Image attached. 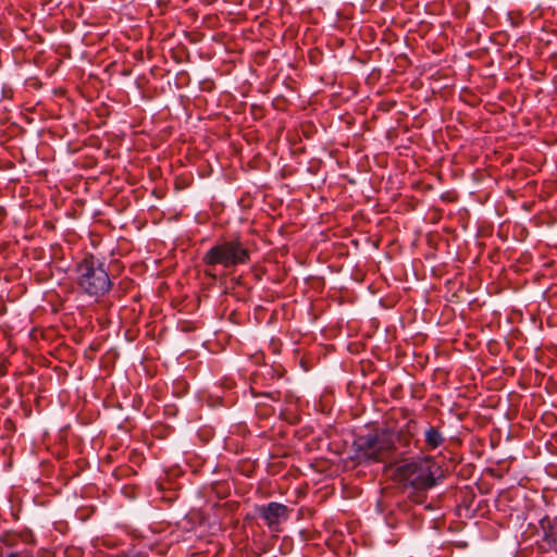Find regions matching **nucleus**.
Listing matches in <instances>:
<instances>
[{
    "label": "nucleus",
    "mask_w": 557,
    "mask_h": 557,
    "mask_svg": "<svg viewBox=\"0 0 557 557\" xmlns=\"http://www.w3.org/2000/svg\"><path fill=\"white\" fill-rule=\"evenodd\" d=\"M355 444L358 447V450L363 451L364 456L370 459L375 460V450L377 446V437L376 433L372 435L360 436Z\"/></svg>",
    "instance_id": "0eeeda50"
},
{
    "label": "nucleus",
    "mask_w": 557,
    "mask_h": 557,
    "mask_svg": "<svg viewBox=\"0 0 557 557\" xmlns=\"http://www.w3.org/2000/svg\"><path fill=\"white\" fill-rule=\"evenodd\" d=\"M249 260L250 251L239 238L218 243L202 256V262L206 265L214 267L221 264L225 269L246 264Z\"/></svg>",
    "instance_id": "7ed1b4c3"
},
{
    "label": "nucleus",
    "mask_w": 557,
    "mask_h": 557,
    "mask_svg": "<svg viewBox=\"0 0 557 557\" xmlns=\"http://www.w3.org/2000/svg\"><path fill=\"white\" fill-rule=\"evenodd\" d=\"M0 557H33L27 550L3 553L0 548Z\"/></svg>",
    "instance_id": "9d476101"
},
{
    "label": "nucleus",
    "mask_w": 557,
    "mask_h": 557,
    "mask_svg": "<svg viewBox=\"0 0 557 557\" xmlns=\"http://www.w3.org/2000/svg\"><path fill=\"white\" fill-rule=\"evenodd\" d=\"M261 395L264 396V397L270 398L273 401H277V400H280L281 392H278V391H275V392H264V393H261Z\"/></svg>",
    "instance_id": "f8f14e48"
},
{
    "label": "nucleus",
    "mask_w": 557,
    "mask_h": 557,
    "mask_svg": "<svg viewBox=\"0 0 557 557\" xmlns=\"http://www.w3.org/2000/svg\"><path fill=\"white\" fill-rule=\"evenodd\" d=\"M77 285L89 296H103L112 286L104 263L92 255L87 256L77 263Z\"/></svg>",
    "instance_id": "f03ea898"
},
{
    "label": "nucleus",
    "mask_w": 557,
    "mask_h": 557,
    "mask_svg": "<svg viewBox=\"0 0 557 557\" xmlns=\"http://www.w3.org/2000/svg\"><path fill=\"white\" fill-rule=\"evenodd\" d=\"M206 274H208V275H210V276H212V277H215V275H214V274H211L209 271H206Z\"/></svg>",
    "instance_id": "4468645a"
},
{
    "label": "nucleus",
    "mask_w": 557,
    "mask_h": 557,
    "mask_svg": "<svg viewBox=\"0 0 557 557\" xmlns=\"http://www.w3.org/2000/svg\"><path fill=\"white\" fill-rule=\"evenodd\" d=\"M290 509L284 504L271 502L268 505L257 507V512L263 519L271 531L278 532L282 521L288 519Z\"/></svg>",
    "instance_id": "20e7f679"
},
{
    "label": "nucleus",
    "mask_w": 557,
    "mask_h": 557,
    "mask_svg": "<svg viewBox=\"0 0 557 557\" xmlns=\"http://www.w3.org/2000/svg\"><path fill=\"white\" fill-rule=\"evenodd\" d=\"M395 435V445L398 444L403 448H408L413 440V436L410 435V431L403 430L401 428L394 432Z\"/></svg>",
    "instance_id": "1a4fd4ad"
},
{
    "label": "nucleus",
    "mask_w": 557,
    "mask_h": 557,
    "mask_svg": "<svg viewBox=\"0 0 557 557\" xmlns=\"http://www.w3.org/2000/svg\"><path fill=\"white\" fill-rule=\"evenodd\" d=\"M234 281L236 282V284H240V278L239 277L235 278Z\"/></svg>",
    "instance_id": "2eb2a0df"
},
{
    "label": "nucleus",
    "mask_w": 557,
    "mask_h": 557,
    "mask_svg": "<svg viewBox=\"0 0 557 557\" xmlns=\"http://www.w3.org/2000/svg\"><path fill=\"white\" fill-rule=\"evenodd\" d=\"M543 532L542 543L539 547L542 550L553 549L557 554V517H543L540 522Z\"/></svg>",
    "instance_id": "39448f33"
},
{
    "label": "nucleus",
    "mask_w": 557,
    "mask_h": 557,
    "mask_svg": "<svg viewBox=\"0 0 557 557\" xmlns=\"http://www.w3.org/2000/svg\"><path fill=\"white\" fill-rule=\"evenodd\" d=\"M417 425L418 422L413 419H410L401 429L410 431V435L414 436Z\"/></svg>",
    "instance_id": "9b49d317"
},
{
    "label": "nucleus",
    "mask_w": 557,
    "mask_h": 557,
    "mask_svg": "<svg viewBox=\"0 0 557 557\" xmlns=\"http://www.w3.org/2000/svg\"><path fill=\"white\" fill-rule=\"evenodd\" d=\"M5 373H7V369L4 367H1L0 368V376L5 375Z\"/></svg>",
    "instance_id": "ddd939ff"
},
{
    "label": "nucleus",
    "mask_w": 557,
    "mask_h": 557,
    "mask_svg": "<svg viewBox=\"0 0 557 557\" xmlns=\"http://www.w3.org/2000/svg\"><path fill=\"white\" fill-rule=\"evenodd\" d=\"M440 467L428 457L419 461L406 462L395 469V478L407 492L408 498L416 504H423L426 491L434 487L442 475H436Z\"/></svg>",
    "instance_id": "f257e3e1"
},
{
    "label": "nucleus",
    "mask_w": 557,
    "mask_h": 557,
    "mask_svg": "<svg viewBox=\"0 0 557 557\" xmlns=\"http://www.w3.org/2000/svg\"><path fill=\"white\" fill-rule=\"evenodd\" d=\"M376 437L375 461H384L391 458L397 449L395 446V435L393 431L384 429L376 432Z\"/></svg>",
    "instance_id": "423d86ee"
},
{
    "label": "nucleus",
    "mask_w": 557,
    "mask_h": 557,
    "mask_svg": "<svg viewBox=\"0 0 557 557\" xmlns=\"http://www.w3.org/2000/svg\"><path fill=\"white\" fill-rule=\"evenodd\" d=\"M445 442L443 433L437 426L430 425L424 432V443L426 449L434 450Z\"/></svg>",
    "instance_id": "6e6552de"
}]
</instances>
